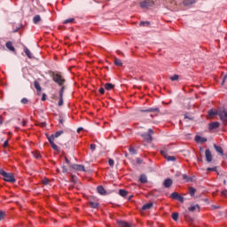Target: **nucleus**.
I'll use <instances>...</instances> for the list:
<instances>
[{"label": "nucleus", "mask_w": 227, "mask_h": 227, "mask_svg": "<svg viewBox=\"0 0 227 227\" xmlns=\"http://www.w3.org/2000/svg\"><path fill=\"white\" fill-rule=\"evenodd\" d=\"M129 152L131 155H136V153H137V152L136 151V149H134V147L130 146L129 148Z\"/></svg>", "instance_id": "33"}, {"label": "nucleus", "mask_w": 227, "mask_h": 227, "mask_svg": "<svg viewBox=\"0 0 227 227\" xmlns=\"http://www.w3.org/2000/svg\"><path fill=\"white\" fill-rule=\"evenodd\" d=\"M163 185L166 189H169L173 185V180L171 178H167L163 181Z\"/></svg>", "instance_id": "8"}, {"label": "nucleus", "mask_w": 227, "mask_h": 227, "mask_svg": "<svg viewBox=\"0 0 227 227\" xmlns=\"http://www.w3.org/2000/svg\"><path fill=\"white\" fill-rule=\"evenodd\" d=\"M28 102H29V100H27V98H23L21 99V104L26 105V104H27Z\"/></svg>", "instance_id": "42"}, {"label": "nucleus", "mask_w": 227, "mask_h": 227, "mask_svg": "<svg viewBox=\"0 0 227 227\" xmlns=\"http://www.w3.org/2000/svg\"><path fill=\"white\" fill-rule=\"evenodd\" d=\"M153 4H155L153 0H144L143 2L140 3V6L142 8H150L153 6Z\"/></svg>", "instance_id": "5"}, {"label": "nucleus", "mask_w": 227, "mask_h": 227, "mask_svg": "<svg viewBox=\"0 0 227 227\" xmlns=\"http://www.w3.org/2000/svg\"><path fill=\"white\" fill-rule=\"evenodd\" d=\"M4 217H6V213L4 211H0V221L4 220Z\"/></svg>", "instance_id": "34"}, {"label": "nucleus", "mask_w": 227, "mask_h": 227, "mask_svg": "<svg viewBox=\"0 0 227 227\" xmlns=\"http://www.w3.org/2000/svg\"><path fill=\"white\" fill-rule=\"evenodd\" d=\"M62 171L63 173H68V168H67L65 166H62Z\"/></svg>", "instance_id": "50"}, {"label": "nucleus", "mask_w": 227, "mask_h": 227, "mask_svg": "<svg viewBox=\"0 0 227 227\" xmlns=\"http://www.w3.org/2000/svg\"><path fill=\"white\" fill-rule=\"evenodd\" d=\"M82 128H78V129H77L78 134H79L80 132H82Z\"/></svg>", "instance_id": "61"}, {"label": "nucleus", "mask_w": 227, "mask_h": 227, "mask_svg": "<svg viewBox=\"0 0 227 227\" xmlns=\"http://www.w3.org/2000/svg\"><path fill=\"white\" fill-rule=\"evenodd\" d=\"M34 85H35V90H36L37 91H39V93H40V91H42V86H40V82H34Z\"/></svg>", "instance_id": "29"}, {"label": "nucleus", "mask_w": 227, "mask_h": 227, "mask_svg": "<svg viewBox=\"0 0 227 227\" xmlns=\"http://www.w3.org/2000/svg\"><path fill=\"white\" fill-rule=\"evenodd\" d=\"M64 134L63 130H59L55 134L51 135L50 137H47V139H51L54 141L55 137H59V136H62Z\"/></svg>", "instance_id": "6"}, {"label": "nucleus", "mask_w": 227, "mask_h": 227, "mask_svg": "<svg viewBox=\"0 0 227 227\" xmlns=\"http://www.w3.org/2000/svg\"><path fill=\"white\" fill-rule=\"evenodd\" d=\"M142 137L145 140L148 141L149 143H151L153 137L152 135L150 133H144L142 134Z\"/></svg>", "instance_id": "15"}, {"label": "nucleus", "mask_w": 227, "mask_h": 227, "mask_svg": "<svg viewBox=\"0 0 227 227\" xmlns=\"http://www.w3.org/2000/svg\"><path fill=\"white\" fill-rule=\"evenodd\" d=\"M114 65L116 66V67H122L123 66V63L121 62V60H120V59H118V58H115L114 59Z\"/></svg>", "instance_id": "28"}, {"label": "nucleus", "mask_w": 227, "mask_h": 227, "mask_svg": "<svg viewBox=\"0 0 227 227\" xmlns=\"http://www.w3.org/2000/svg\"><path fill=\"white\" fill-rule=\"evenodd\" d=\"M205 157H206V160L207 162H212V153H210V150L209 149H207L205 151Z\"/></svg>", "instance_id": "7"}, {"label": "nucleus", "mask_w": 227, "mask_h": 227, "mask_svg": "<svg viewBox=\"0 0 227 227\" xmlns=\"http://www.w3.org/2000/svg\"><path fill=\"white\" fill-rule=\"evenodd\" d=\"M172 219L174 221H178V213H173L172 214Z\"/></svg>", "instance_id": "36"}, {"label": "nucleus", "mask_w": 227, "mask_h": 227, "mask_svg": "<svg viewBox=\"0 0 227 227\" xmlns=\"http://www.w3.org/2000/svg\"><path fill=\"white\" fill-rule=\"evenodd\" d=\"M24 52L29 59H33V53H31V51H29V49H27L26 46L24 47Z\"/></svg>", "instance_id": "18"}, {"label": "nucleus", "mask_w": 227, "mask_h": 227, "mask_svg": "<svg viewBox=\"0 0 227 227\" xmlns=\"http://www.w3.org/2000/svg\"><path fill=\"white\" fill-rule=\"evenodd\" d=\"M147 134H150V135L152 136V134H153V129H148V133H147Z\"/></svg>", "instance_id": "56"}, {"label": "nucleus", "mask_w": 227, "mask_h": 227, "mask_svg": "<svg viewBox=\"0 0 227 227\" xmlns=\"http://www.w3.org/2000/svg\"><path fill=\"white\" fill-rule=\"evenodd\" d=\"M183 178H184V180H186V182H191V178H189L188 176H187V175H183Z\"/></svg>", "instance_id": "46"}, {"label": "nucleus", "mask_w": 227, "mask_h": 227, "mask_svg": "<svg viewBox=\"0 0 227 227\" xmlns=\"http://www.w3.org/2000/svg\"><path fill=\"white\" fill-rule=\"evenodd\" d=\"M221 124L219 123V121H214V122H211L210 124H209V130H214V129H219V126H220Z\"/></svg>", "instance_id": "12"}, {"label": "nucleus", "mask_w": 227, "mask_h": 227, "mask_svg": "<svg viewBox=\"0 0 227 227\" xmlns=\"http://www.w3.org/2000/svg\"><path fill=\"white\" fill-rule=\"evenodd\" d=\"M48 141H49L52 150H54L55 152H59V146H58L56 144H54V140L48 138Z\"/></svg>", "instance_id": "11"}, {"label": "nucleus", "mask_w": 227, "mask_h": 227, "mask_svg": "<svg viewBox=\"0 0 227 227\" xmlns=\"http://www.w3.org/2000/svg\"><path fill=\"white\" fill-rule=\"evenodd\" d=\"M222 196H223V198H227V190H223L222 192Z\"/></svg>", "instance_id": "48"}, {"label": "nucleus", "mask_w": 227, "mask_h": 227, "mask_svg": "<svg viewBox=\"0 0 227 227\" xmlns=\"http://www.w3.org/2000/svg\"><path fill=\"white\" fill-rule=\"evenodd\" d=\"M178 79H179L178 74H174L173 76H170V80L172 81H178Z\"/></svg>", "instance_id": "39"}, {"label": "nucleus", "mask_w": 227, "mask_h": 227, "mask_svg": "<svg viewBox=\"0 0 227 227\" xmlns=\"http://www.w3.org/2000/svg\"><path fill=\"white\" fill-rule=\"evenodd\" d=\"M160 153L163 155V157L166 159V160H168V162H175L176 160V157L168 155V151L164 149L160 150Z\"/></svg>", "instance_id": "4"}, {"label": "nucleus", "mask_w": 227, "mask_h": 227, "mask_svg": "<svg viewBox=\"0 0 227 227\" xmlns=\"http://www.w3.org/2000/svg\"><path fill=\"white\" fill-rule=\"evenodd\" d=\"M118 226L120 227H132V225L127 222H123V221H118L117 222Z\"/></svg>", "instance_id": "17"}, {"label": "nucleus", "mask_w": 227, "mask_h": 227, "mask_svg": "<svg viewBox=\"0 0 227 227\" xmlns=\"http://www.w3.org/2000/svg\"><path fill=\"white\" fill-rule=\"evenodd\" d=\"M208 115L209 116H215V115H217V112H215L214 110H209L208 111Z\"/></svg>", "instance_id": "37"}, {"label": "nucleus", "mask_w": 227, "mask_h": 227, "mask_svg": "<svg viewBox=\"0 0 227 227\" xmlns=\"http://www.w3.org/2000/svg\"><path fill=\"white\" fill-rule=\"evenodd\" d=\"M63 95H64L63 92H59V98H63Z\"/></svg>", "instance_id": "58"}, {"label": "nucleus", "mask_w": 227, "mask_h": 227, "mask_svg": "<svg viewBox=\"0 0 227 227\" xmlns=\"http://www.w3.org/2000/svg\"><path fill=\"white\" fill-rule=\"evenodd\" d=\"M178 196H180V194H179L178 192H172V193L170 194V198H171L172 200H176Z\"/></svg>", "instance_id": "30"}, {"label": "nucleus", "mask_w": 227, "mask_h": 227, "mask_svg": "<svg viewBox=\"0 0 227 227\" xmlns=\"http://www.w3.org/2000/svg\"><path fill=\"white\" fill-rule=\"evenodd\" d=\"M65 160L67 163V165L70 166V160H68V158L65 157Z\"/></svg>", "instance_id": "53"}, {"label": "nucleus", "mask_w": 227, "mask_h": 227, "mask_svg": "<svg viewBox=\"0 0 227 227\" xmlns=\"http://www.w3.org/2000/svg\"><path fill=\"white\" fill-rule=\"evenodd\" d=\"M140 26H143V27H145V26H150V21H141L140 22Z\"/></svg>", "instance_id": "38"}, {"label": "nucleus", "mask_w": 227, "mask_h": 227, "mask_svg": "<svg viewBox=\"0 0 227 227\" xmlns=\"http://www.w3.org/2000/svg\"><path fill=\"white\" fill-rule=\"evenodd\" d=\"M188 210L190 212H194V210H198V212H200V206L198 204L191 206L190 207H188Z\"/></svg>", "instance_id": "22"}, {"label": "nucleus", "mask_w": 227, "mask_h": 227, "mask_svg": "<svg viewBox=\"0 0 227 227\" xmlns=\"http://www.w3.org/2000/svg\"><path fill=\"white\" fill-rule=\"evenodd\" d=\"M64 121H65V120L59 119V124L62 125V127H63V122H64Z\"/></svg>", "instance_id": "59"}, {"label": "nucleus", "mask_w": 227, "mask_h": 227, "mask_svg": "<svg viewBox=\"0 0 227 227\" xmlns=\"http://www.w3.org/2000/svg\"><path fill=\"white\" fill-rule=\"evenodd\" d=\"M4 148H6L8 146V140H6L4 145H3Z\"/></svg>", "instance_id": "54"}, {"label": "nucleus", "mask_w": 227, "mask_h": 227, "mask_svg": "<svg viewBox=\"0 0 227 227\" xmlns=\"http://www.w3.org/2000/svg\"><path fill=\"white\" fill-rule=\"evenodd\" d=\"M108 164H109L110 168H114V160L109 159Z\"/></svg>", "instance_id": "35"}, {"label": "nucleus", "mask_w": 227, "mask_h": 227, "mask_svg": "<svg viewBox=\"0 0 227 227\" xmlns=\"http://www.w3.org/2000/svg\"><path fill=\"white\" fill-rule=\"evenodd\" d=\"M217 116H219L220 120L223 121V123L227 125V111L226 110H219L217 112Z\"/></svg>", "instance_id": "3"}, {"label": "nucleus", "mask_w": 227, "mask_h": 227, "mask_svg": "<svg viewBox=\"0 0 227 227\" xmlns=\"http://www.w3.org/2000/svg\"><path fill=\"white\" fill-rule=\"evenodd\" d=\"M214 148H215V152H217L221 155H224V151L223 150V147L214 144Z\"/></svg>", "instance_id": "16"}, {"label": "nucleus", "mask_w": 227, "mask_h": 227, "mask_svg": "<svg viewBox=\"0 0 227 227\" xmlns=\"http://www.w3.org/2000/svg\"><path fill=\"white\" fill-rule=\"evenodd\" d=\"M119 194L122 198H125V197H127V194H129V192H127L126 190L121 189V190H119Z\"/></svg>", "instance_id": "25"}, {"label": "nucleus", "mask_w": 227, "mask_h": 227, "mask_svg": "<svg viewBox=\"0 0 227 227\" xmlns=\"http://www.w3.org/2000/svg\"><path fill=\"white\" fill-rule=\"evenodd\" d=\"M89 205L90 207H91V208H98V207L100 206V204H98V202L93 201H90Z\"/></svg>", "instance_id": "27"}, {"label": "nucleus", "mask_w": 227, "mask_h": 227, "mask_svg": "<svg viewBox=\"0 0 227 227\" xmlns=\"http://www.w3.org/2000/svg\"><path fill=\"white\" fill-rule=\"evenodd\" d=\"M114 88V85L113 83H106L105 84V89L107 91H111V90H113Z\"/></svg>", "instance_id": "26"}, {"label": "nucleus", "mask_w": 227, "mask_h": 227, "mask_svg": "<svg viewBox=\"0 0 227 227\" xmlns=\"http://www.w3.org/2000/svg\"><path fill=\"white\" fill-rule=\"evenodd\" d=\"M61 89L59 90V93H65V85L60 86Z\"/></svg>", "instance_id": "51"}, {"label": "nucleus", "mask_w": 227, "mask_h": 227, "mask_svg": "<svg viewBox=\"0 0 227 227\" xmlns=\"http://www.w3.org/2000/svg\"><path fill=\"white\" fill-rule=\"evenodd\" d=\"M183 4L184 6H191V4H194V0H184Z\"/></svg>", "instance_id": "23"}, {"label": "nucleus", "mask_w": 227, "mask_h": 227, "mask_svg": "<svg viewBox=\"0 0 227 227\" xmlns=\"http://www.w3.org/2000/svg\"><path fill=\"white\" fill-rule=\"evenodd\" d=\"M98 91L101 95H104V93H106V90H104V88H100Z\"/></svg>", "instance_id": "49"}, {"label": "nucleus", "mask_w": 227, "mask_h": 227, "mask_svg": "<svg viewBox=\"0 0 227 227\" xmlns=\"http://www.w3.org/2000/svg\"><path fill=\"white\" fill-rule=\"evenodd\" d=\"M189 194L191 196H194V194H196V189L194 187H190L189 188Z\"/></svg>", "instance_id": "31"}, {"label": "nucleus", "mask_w": 227, "mask_h": 227, "mask_svg": "<svg viewBox=\"0 0 227 227\" xmlns=\"http://www.w3.org/2000/svg\"><path fill=\"white\" fill-rule=\"evenodd\" d=\"M59 101L58 103L59 107H61V106H63V98H59Z\"/></svg>", "instance_id": "44"}, {"label": "nucleus", "mask_w": 227, "mask_h": 227, "mask_svg": "<svg viewBox=\"0 0 227 227\" xmlns=\"http://www.w3.org/2000/svg\"><path fill=\"white\" fill-rule=\"evenodd\" d=\"M40 20H42V17H40L39 14L35 15V16L33 18V22H34V24H38V22H40Z\"/></svg>", "instance_id": "24"}, {"label": "nucleus", "mask_w": 227, "mask_h": 227, "mask_svg": "<svg viewBox=\"0 0 227 227\" xmlns=\"http://www.w3.org/2000/svg\"><path fill=\"white\" fill-rule=\"evenodd\" d=\"M1 125H3V118L2 117H0V127H1Z\"/></svg>", "instance_id": "62"}, {"label": "nucleus", "mask_w": 227, "mask_h": 227, "mask_svg": "<svg viewBox=\"0 0 227 227\" xmlns=\"http://www.w3.org/2000/svg\"><path fill=\"white\" fill-rule=\"evenodd\" d=\"M207 171H217V167L215 168H207Z\"/></svg>", "instance_id": "45"}, {"label": "nucleus", "mask_w": 227, "mask_h": 227, "mask_svg": "<svg viewBox=\"0 0 227 227\" xmlns=\"http://www.w3.org/2000/svg\"><path fill=\"white\" fill-rule=\"evenodd\" d=\"M51 75L52 77V81L56 82L59 86H64L67 80L59 72H51Z\"/></svg>", "instance_id": "1"}, {"label": "nucleus", "mask_w": 227, "mask_h": 227, "mask_svg": "<svg viewBox=\"0 0 227 227\" xmlns=\"http://www.w3.org/2000/svg\"><path fill=\"white\" fill-rule=\"evenodd\" d=\"M74 20H75V19L74 18H69L66 20L63 21V24H72V22H74Z\"/></svg>", "instance_id": "32"}, {"label": "nucleus", "mask_w": 227, "mask_h": 227, "mask_svg": "<svg viewBox=\"0 0 227 227\" xmlns=\"http://www.w3.org/2000/svg\"><path fill=\"white\" fill-rule=\"evenodd\" d=\"M195 141L197 143H207V137H201L200 136H196Z\"/></svg>", "instance_id": "20"}, {"label": "nucleus", "mask_w": 227, "mask_h": 227, "mask_svg": "<svg viewBox=\"0 0 227 227\" xmlns=\"http://www.w3.org/2000/svg\"><path fill=\"white\" fill-rule=\"evenodd\" d=\"M176 200H177V201H180V203H184V197L182 195H179Z\"/></svg>", "instance_id": "40"}, {"label": "nucleus", "mask_w": 227, "mask_h": 227, "mask_svg": "<svg viewBox=\"0 0 227 227\" xmlns=\"http://www.w3.org/2000/svg\"><path fill=\"white\" fill-rule=\"evenodd\" d=\"M227 79V74L223 77V81H225Z\"/></svg>", "instance_id": "63"}, {"label": "nucleus", "mask_w": 227, "mask_h": 227, "mask_svg": "<svg viewBox=\"0 0 227 227\" xmlns=\"http://www.w3.org/2000/svg\"><path fill=\"white\" fill-rule=\"evenodd\" d=\"M42 100H43V102H45V100H46V95L45 94H43Z\"/></svg>", "instance_id": "57"}, {"label": "nucleus", "mask_w": 227, "mask_h": 227, "mask_svg": "<svg viewBox=\"0 0 227 227\" xmlns=\"http://www.w3.org/2000/svg\"><path fill=\"white\" fill-rule=\"evenodd\" d=\"M97 192H98V194H100L101 196H106V194H107V192L106 191V189L104 188V186L102 185H98L97 187Z\"/></svg>", "instance_id": "9"}, {"label": "nucleus", "mask_w": 227, "mask_h": 227, "mask_svg": "<svg viewBox=\"0 0 227 227\" xmlns=\"http://www.w3.org/2000/svg\"><path fill=\"white\" fill-rule=\"evenodd\" d=\"M90 150H91L92 152H95V150H97V145H96L95 144H91V145H90Z\"/></svg>", "instance_id": "43"}, {"label": "nucleus", "mask_w": 227, "mask_h": 227, "mask_svg": "<svg viewBox=\"0 0 227 227\" xmlns=\"http://www.w3.org/2000/svg\"><path fill=\"white\" fill-rule=\"evenodd\" d=\"M223 185H226V180H223Z\"/></svg>", "instance_id": "64"}, {"label": "nucleus", "mask_w": 227, "mask_h": 227, "mask_svg": "<svg viewBox=\"0 0 227 227\" xmlns=\"http://www.w3.org/2000/svg\"><path fill=\"white\" fill-rule=\"evenodd\" d=\"M136 161H137V164H143V160H141V158H137Z\"/></svg>", "instance_id": "47"}, {"label": "nucleus", "mask_w": 227, "mask_h": 227, "mask_svg": "<svg viewBox=\"0 0 227 227\" xmlns=\"http://www.w3.org/2000/svg\"><path fill=\"white\" fill-rule=\"evenodd\" d=\"M140 184H146L148 182V177H146V175L142 174L139 177Z\"/></svg>", "instance_id": "19"}, {"label": "nucleus", "mask_w": 227, "mask_h": 227, "mask_svg": "<svg viewBox=\"0 0 227 227\" xmlns=\"http://www.w3.org/2000/svg\"><path fill=\"white\" fill-rule=\"evenodd\" d=\"M72 168H73V169H75L76 171H86L84 165L74 164L72 166Z\"/></svg>", "instance_id": "10"}, {"label": "nucleus", "mask_w": 227, "mask_h": 227, "mask_svg": "<svg viewBox=\"0 0 227 227\" xmlns=\"http://www.w3.org/2000/svg\"><path fill=\"white\" fill-rule=\"evenodd\" d=\"M35 159H42V155L39 153H34Z\"/></svg>", "instance_id": "41"}, {"label": "nucleus", "mask_w": 227, "mask_h": 227, "mask_svg": "<svg viewBox=\"0 0 227 227\" xmlns=\"http://www.w3.org/2000/svg\"><path fill=\"white\" fill-rule=\"evenodd\" d=\"M170 4L173 5V6H176V1L171 0Z\"/></svg>", "instance_id": "52"}, {"label": "nucleus", "mask_w": 227, "mask_h": 227, "mask_svg": "<svg viewBox=\"0 0 227 227\" xmlns=\"http://www.w3.org/2000/svg\"><path fill=\"white\" fill-rule=\"evenodd\" d=\"M21 125H22L23 127H26V125H27L26 121H22Z\"/></svg>", "instance_id": "60"}, {"label": "nucleus", "mask_w": 227, "mask_h": 227, "mask_svg": "<svg viewBox=\"0 0 227 227\" xmlns=\"http://www.w3.org/2000/svg\"><path fill=\"white\" fill-rule=\"evenodd\" d=\"M140 113H159V108H148L145 110H140Z\"/></svg>", "instance_id": "14"}, {"label": "nucleus", "mask_w": 227, "mask_h": 227, "mask_svg": "<svg viewBox=\"0 0 227 227\" xmlns=\"http://www.w3.org/2000/svg\"><path fill=\"white\" fill-rule=\"evenodd\" d=\"M153 207V202H149L142 207V210H150Z\"/></svg>", "instance_id": "21"}, {"label": "nucleus", "mask_w": 227, "mask_h": 227, "mask_svg": "<svg viewBox=\"0 0 227 227\" xmlns=\"http://www.w3.org/2000/svg\"><path fill=\"white\" fill-rule=\"evenodd\" d=\"M5 47L11 51V52H15V47L13 46V43H12L11 41H8L5 43Z\"/></svg>", "instance_id": "13"}, {"label": "nucleus", "mask_w": 227, "mask_h": 227, "mask_svg": "<svg viewBox=\"0 0 227 227\" xmlns=\"http://www.w3.org/2000/svg\"><path fill=\"white\" fill-rule=\"evenodd\" d=\"M0 175L4 176V182H9L10 184H15V175L13 173H8L3 168H0Z\"/></svg>", "instance_id": "2"}, {"label": "nucleus", "mask_w": 227, "mask_h": 227, "mask_svg": "<svg viewBox=\"0 0 227 227\" xmlns=\"http://www.w3.org/2000/svg\"><path fill=\"white\" fill-rule=\"evenodd\" d=\"M43 184H44V185H47V184H49V179H44L43 181Z\"/></svg>", "instance_id": "55"}]
</instances>
